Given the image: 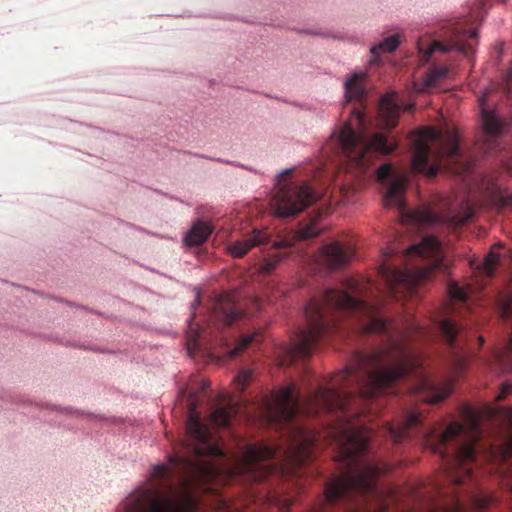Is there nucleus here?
Wrapping results in <instances>:
<instances>
[{
  "label": "nucleus",
  "instance_id": "obj_39",
  "mask_svg": "<svg viewBox=\"0 0 512 512\" xmlns=\"http://www.w3.org/2000/svg\"><path fill=\"white\" fill-rule=\"evenodd\" d=\"M206 389V385L204 382L201 383V387H200V390L201 391H204Z\"/></svg>",
  "mask_w": 512,
  "mask_h": 512
},
{
  "label": "nucleus",
  "instance_id": "obj_5",
  "mask_svg": "<svg viewBox=\"0 0 512 512\" xmlns=\"http://www.w3.org/2000/svg\"><path fill=\"white\" fill-rule=\"evenodd\" d=\"M376 177L381 182H389L383 197L384 205L397 208L400 221L404 225L441 226L454 230L465 224L474 215V208L468 201L446 203L441 212L429 207L410 210L404 200L408 182L406 173H396L390 164H383L376 170Z\"/></svg>",
  "mask_w": 512,
  "mask_h": 512
},
{
  "label": "nucleus",
  "instance_id": "obj_20",
  "mask_svg": "<svg viewBox=\"0 0 512 512\" xmlns=\"http://www.w3.org/2000/svg\"><path fill=\"white\" fill-rule=\"evenodd\" d=\"M212 233V227L203 221H196L186 233L184 243L187 246H198L203 244Z\"/></svg>",
  "mask_w": 512,
  "mask_h": 512
},
{
  "label": "nucleus",
  "instance_id": "obj_26",
  "mask_svg": "<svg viewBox=\"0 0 512 512\" xmlns=\"http://www.w3.org/2000/svg\"><path fill=\"white\" fill-rule=\"evenodd\" d=\"M399 46V39L397 35H392L377 45L371 47V54L378 57L382 52H393Z\"/></svg>",
  "mask_w": 512,
  "mask_h": 512
},
{
  "label": "nucleus",
  "instance_id": "obj_25",
  "mask_svg": "<svg viewBox=\"0 0 512 512\" xmlns=\"http://www.w3.org/2000/svg\"><path fill=\"white\" fill-rule=\"evenodd\" d=\"M499 260V254L495 251L494 248L491 249L479 267L480 272L487 277H492L499 264Z\"/></svg>",
  "mask_w": 512,
  "mask_h": 512
},
{
  "label": "nucleus",
  "instance_id": "obj_34",
  "mask_svg": "<svg viewBox=\"0 0 512 512\" xmlns=\"http://www.w3.org/2000/svg\"><path fill=\"white\" fill-rule=\"evenodd\" d=\"M479 2H480V7H479L478 11L475 12V15L473 16L474 18H478L480 16V14L483 11H485V9H486V4H485L484 0H479Z\"/></svg>",
  "mask_w": 512,
  "mask_h": 512
},
{
  "label": "nucleus",
  "instance_id": "obj_33",
  "mask_svg": "<svg viewBox=\"0 0 512 512\" xmlns=\"http://www.w3.org/2000/svg\"><path fill=\"white\" fill-rule=\"evenodd\" d=\"M464 368V360L462 357H457L456 359V369H457V373H461V371L463 370Z\"/></svg>",
  "mask_w": 512,
  "mask_h": 512
},
{
  "label": "nucleus",
  "instance_id": "obj_27",
  "mask_svg": "<svg viewBox=\"0 0 512 512\" xmlns=\"http://www.w3.org/2000/svg\"><path fill=\"white\" fill-rule=\"evenodd\" d=\"M321 228L315 221L305 224L296 232V238L299 240H306L316 237L320 234Z\"/></svg>",
  "mask_w": 512,
  "mask_h": 512
},
{
  "label": "nucleus",
  "instance_id": "obj_14",
  "mask_svg": "<svg viewBox=\"0 0 512 512\" xmlns=\"http://www.w3.org/2000/svg\"><path fill=\"white\" fill-rule=\"evenodd\" d=\"M209 334L199 323H194L192 319L186 333L187 352L191 357L199 353L212 354V345L209 342Z\"/></svg>",
  "mask_w": 512,
  "mask_h": 512
},
{
  "label": "nucleus",
  "instance_id": "obj_4",
  "mask_svg": "<svg viewBox=\"0 0 512 512\" xmlns=\"http://www.w3.org/2000/svg\"><path fill=\"white\" fill-rule=\"evenodd\" d=\"M364 73H353L345 82L347 101L355 100L358 106L351 110L350 119L342 127L335 140L336 153L345 158L346 168L355 176L363 174L379 155H388L396 150L398 143L382 133L368 138L364 133V112L361 102L365 97Z\"/></svg>",
  "mask_w": 512,
  "mask_h": 512
},
{
  "label": "nucleus",
  "instance_id": "obj_21",
  "mask_svg": "<svg viewBox=\"0 0 512 512\" xmlns=\"http://www.w3.org/2000/svg\"><path fill=\"white\" fill-rule=\"evenodd\" d=\"M482 121L485 134L490 137H496L503 130V123L496 115L482 108Z\"/></svg>",
  "mask_w": 512,
  "mask_h": 512
},
{
  "label": "nucleus",
  "instance_id": "obj_10",
  "mask_svg": "<svg viewBox=\"0 0 512 512\" xmlns=\"http://www.w3.org/2000/svg\"><path fill=\"white\" fill-rule=\"evenodd\" d=\"M497 306L500 317L504 321H512V290L498 295ZM488 366L495 373H512V334L505 350L496 352ZM499 414L503 423H512V407L500 408Z\"/></svg>",
  "mask_w": 512,
  "mask_h": 512
},
{
  "label": "nucleus",
  "instance_id": "obj_11",
  "mask_svg": "<svg viewBox=\"0 0 512 512\" xmlns=\"http://www.w3.org/2000/svg\"><path fill=\"white\" fill-rule=\"evenodd\" d=\"M451 45H446L438 41H434L424 48V44H419V52L424 54L428 59L435 51L447 52L452 48L459 50L465 56L474 54V45L472 41L477 42V31L466 30L463 27L455 26L452 28Z\"/></svg>",
  "mask_w": 512,
  "mask_h": 512
},
{
  "label": "nucleus",
  "instance_id": "obj_28",
  "mask_svg": "<svg viewBox=\"0 0 512 512\" xmlns=\"http://www.w3.org/2000/svg\"><path fill=\"white\" fill-rule=\"evenodd\" d=\"M252 374H253L252 370H250V369H243L242 371H240L238 373V375L234 379V382H235L236 388L239 391L245 390V388L247 387V385L249 384V382L252 379Z\"/></svg>",
  "mask_w": 512,
  "mask_h": 512
},
{
  "label": "nucleus",
  "instance_id": "obj_37",
  "mask_svg": "<svg viewBox=\"0 0 512 512\" xmlns=\"http://www.w3.org/2000/svg\"><path fill=\"white\" fill-rule=\"evenodd\" d=\"M414 108V105L413 104H407L406 107H405V110L407 111H412Z\"/></svg>",
  "mask_w": 512,
  "mask_h": 512
},
{
  "label": "nucleus",
  "instance_id": "obj_18",
  "mask_svg": "<svg viewBox=\"0 0 512 512\" xmlns=\"http://www.w3.org/2000/svg\"><path fill=\"white\" fill-rule=\"evenodd\" d=\"M438 329L443 335L445 341L452 348H456L462 340L466 341L463 327L459 325L454 319L443 318L439 320Z\"/></svg>",
  "mask_w": 512,
  "mask_h": 512
},
{
  "label": "nucleus",
  "instance_id": "obj_22",
  "mask_svg": "<svg viewBox=\"0 0 512 512\" xmlns=\"http://www.w3.org/2000/svg\"><path fill=\"white\" fill-rule=\"evenodd\" d=\"M448 74V68L441 66V67H432L430 68L424 77L423 80V87L420 88V91H424L425 89L434 87L440 80L445 78Z\"/></svg>",
  "mask_w": 512,
  "mask_h": 512
},
{
  "label": "nucleus",
  "instance_id": "obj_1",
  "mask_svg": "<svg viewBox=\"0 0 512 512\" xmlns=\"http://www.w3.org/2000/svg\"><path fill=\"white\" fill-rule=\"evenodd\" d=\"M373 295L370 281L349 279L346 290L330 288L313 297L304 310L306 328L284 347L279 364L291 366L310 356L316 345L331 334H346L341 324L345 316L354 318L353 329L361 333L386 334L382 347L371 353L356 352L344 371L320 384L302 402L294 383L272 391L262 400L269 423L286 426L292 434L285 457L293 467L304 466L311 460L317 441L316 435L298 425L296 419L335 414L338 427L331 433L339 451L340 473L327 481L324 488V501L331 506L377 497L378 477L392 469L387 463L366 457L373 431L353 420L368 412L362 405L408 376L417 379V392L432 404L448 397L453 387L452 380L437 384L427 376L420 356L409 344L413 335H425V328L411 321L405 328L390 332L388 323L380 316L378 303L369 301Z\"/></svg>",
  "mask_w": 512,
  "mask_h": 512
},
{
  "label": "nucleus",
  "instance_id": "obj_32",
  "mask_svg": "<svg viewBox=\"0 0 512 512\" xmlns=\"http://www.w3.org/2000/svg\"><path fill=\"white\" fill-rule=\"evenodd\" d=\"M502 207H508L512 204V197L510 195H503L500 199Z\"/></svg>",
  "mask_w": 512,
  "mask_h": 512
},
{
  "label": "nucleus",
  "instance_id": "obj_12",
  "mask_svg": "<svg viewBox=\"0 0 512 512\" xmlns=\"http://www.w3.org/2000/svg\"><path fill=\"white\" fill-rule=\"evenodd\" d=\"M353 255L352 246L335 241L321 248L317 255V262L329 270H336L346 266Z\"/></svg>",
  "mask_w": 512,
  "mask_h": 512
},
{
  "label": "nucleus",
  "instance_id": "obj_7",
  "mask_svg": "<svg viewBox=\"0 0 512 512\" xmlns=\"http://www.w3.org/2000/svg\"><path fill=\"white\" fill-rule=\"evenodd\" d=\"M406 256L419 257L425 263L405 269L395 268L386 263L379 267V274L395 300L414 297L418 284L429 280L434 271L442 267L444 261L442 244L433 235H427L420 243L412 245L406 251Z\"/></svg>",
  "mask_w": 512,
  "mask_h": 512
},
{
  "label": "nucleus",
  "instance_id": "obj_40",
  "mask_svg": "<svg viewBox=\"0 0 512 512\" xmlns=\"http://www.w3.org/2000/svg\"><path fill=\"white\" fill-rule=\"evenodd\" d=\"M484 102H485V97H481L480 98V105L483 106L484 105Z\"/></svg>",
  "mask_w": 512,
  "mask_h": 512
},
{
  "label": "nucleus",
  "instance_id": "obj_29",
  "mask_svg": "<svg viewBox=\"0 0 512 512\" xmlns=\"http://www.w3.org/2000/svg\"><path fill=\"white\" fill-rule=\"evenodd\" d=\"M448 294L451 299L464 302L467 298V292L464 288L456 283H451L448 286Z\"/></svg>",
  "mask_w": 512,
  "mask_h": 512
},
{
  "label": "nucleus",
  "instance_id": "obj_38",
  "mask_svg": "<svg viewBox=\"0 0 512 512\" xmlns=\"http://www.w3.org/2000/svg\"><path fill=\"white\" fill-rule=\"evenodd\" d=\"M456 506H457V510H459V511H461V510H462V508H463V507H462V503H460V501H457Z\"/></svg>",
  "mask_w": 512,
  "mask_h": 512
},
{
  "label": "nucleus",
  "instance_id": "obj_3",
  "mask_svg": "<svg viewBox=\"0 0 512 512\" xmlns=\"http://www.w3.org/2000/svg\"><path fill=\"white\" fill-rule=\"evenodd\" d=\"M381 436L394 444L401 443L411 437L423 436L446 461L445 469L449 480L455 485L464 484L473 479L471 464L476 461V443L481 437V429L476 417L470 416L466 424L450 423L444 431L422 430V420L416 412H406L398 425L386 422L381 430Z\"/></svg>",
  "mask_w": 512,
  "mask_h": 512
},
{
  "label": "nucleus",
  "instance_id": "obj_24",
  "mask_svg": "<svg viewBox=\"0 0 512 512\" xmlns=\"http://www.w3.org/2000/svg\"><path fill=\"white\" fill-rule=\"evenodd\" d=\"M260 341V334L255 332L253 334L242 335L237 341L236 345L228 350L227 354L229 357L233 358L240 355L247 347H249L254 342Z\"/></svg>",
  "mask_w": 512,
  "mask_h": 512
},
{
  "label": "nucleus",
  "instance_id": "obj_31",
  "mask_svg": "<svg viewBox=\"0 0 512 512\" xmlns=\"http://www.w3.org/2000/svg\"><path fill=\"white\" fill-rule=\"evenodd\" d=\"M505 81H506V86H507L508 93H511V89H512V61H511V66H510V68L507 71V74H506V77H505Z\"/></svg>",
  "mask_w": 512,
  "mask_h": 512
},
{
  "label": "nucleus",
  "instance_id": "obj_8",
  "mask_svg": "<svg viewBox=\"0 0 512 512\" xmlns=\"http://www.w3.org/2000/svg\"><path fill=\"white\" fill-rule=\"evenodd\" d=\"M278 452L277 448L263 443L249 444L241 457L235 460L229 473L234 476H245L253 481H262L277 470L276 464H269L267 461L275 459Z\"/></svg>",
  "mask_w": 512,
  "mask_h": 512
},
{
  "label": "nucleus",
  "instance_id": "obj_13",
  "mask_svg": "<svg viewBox=\"0 0 512 512\" xmlns=\"http://www.w3.org/2000/svg\"><path fill=\"white\" fill-rule=\"evenodd\" d=\"M241 316V312L229 295L216 296L211 307V321L229 326Z\"/></svg>",
  "mask_w": 512,
  "mask_h": 512
},
{
  "label": "nucleus",
  "instance_id": "obj_6",
  "mask_svg": "<svg viewBox=\"0 0 512 512\" xmlns=\"http://www.w3.org/2000/svg\"><path fill=\"white\" fill-rule=\"evenodd\" d=\"M412 170L434 177L441 168L461 174L469 170L470 164L459 147L456 129L425 127L412 136Z\"/></svg>",
  "mask_w": 512,
  "mask_h": 512
},
{
  "label": "nucleus",
  "instance_id": "obj_35",
  "mask_svg": "<svg viewBox=\"0 0 512 512\" xmlns=\"http://www.w3.org/2000/svg\"><path fill=\"white\" fill-rule=\"evenodd\" d=\"M341 193L343 194V200L349 201V196H348L349 187H346V186L341 187Z\"/></svg>",
  "mask_w": 512,
  "mask_h": 512
},
{
  "label": "nucleus",
  "instance_id": "obj_17",
  "mask_svg": "<svg viewBox=\"0 0 512 512\" xmlns=\"http://www.w3.org/2000/svg\"><path fill=\"white\" fill-rule=\"evenodd\" d=\"M292 246L290 240H282L274 243L271 251L264 257L263 262L259 265L257 272L261 275H270L277 265L287 256L286 253L281 252V248H288Z\"/></svg>",
  "mask_w": 512,
  "mask_h": 512
},
{
  "label": "nucleus",
  "instance_id": "obj_36",
  "mask_svg": "<svg viewBox=\"0 0 512 512\" xmlns=\"http://www.w3.org/2000/svg\"><path fill=\"white\" fill-rule=\"evenodd\" d=\"M477 340H478V345L482 346L484 343V338L482 336H478Z\"/></svg>",
  "mask_w": 512,
  "mask_h": 512
},
{
  "label": "nucleus",
  "instance_id": "obj_2",
  "mask_svg": "<svg viewBox=\"0 0 512 512\" xmlns=\"http://www.w3.org/2000/svg\"><path fill=\"white\" fill-rule=\"evenodd\" d=\"M183 452L169 457L170 465H157L149 487L139 488L122 503V512H197L195 490L214 481L222 473L205 456L222 457V449L212 436H184Z\"/></svg>",
  "mask_w": 512,
  "mask_h": 512
},
{
  "label": "nucleus",
  "instance_id": "obj_16",
  "mask_svg": "<svg viewBox=\"0 0 512 512\" xmlns=\"http://www.w3.org/2000/svg\"><path fill=\"white\" fill-rule=\"evenodd\" d=\"M401 107L397 102L396 93L392 92L381 97L379 102V118L385 128H394L398 124Z\"/></svg>",
  "mask_w": 512,
  "mask_h": 512
},
{
  "label": "nucleus",
  "instance_id": "obj_30",
  "mask_svg": "<svg viewBox=\"0 0 512 512\" xmlns=\"http://www.w3.org/2000/svg\"><path fill=\"white\" fill-rule=\"evenodd\" d=\"M512 394V382L506 381L500 387V392L496 396L497 401L504 400L507 396Z\"/></svg>",
  "mask_w": 512,
  "mask_h": 512
},
{
  "label": "nucleus",
  "instance_id": "obj_19",
  "mask_svg": "<svg viewBox=\"0 0 512 512\" xmlns=\"http://www.w3.org/2000/svg\"><path fill=\"white\" fill-rule=\"evenodd\" d=\"M239 411V404L234 403L232 399H228L226 404L217 407L212 412L211 422L218 427H227Z\"/></svg>",
  "mask_w": 512,
  "mask_h": 512
},
{
  "label": "nucleus",
  "instance_id": "obj_23",
  "mask_svg": "<svg viewBox=\"0 0 512 512\" xmlns=\"http://www.w3.org/2000/svg\"><path fill=\"white\" fill-rule=\"evenodd\" d=\"M469 500L473 508L479 511L487 509L496 501L493 495L487 494L482 490L470 492Z\"/></svg>",
  "mask_w": 512,
  "mask_h": 512
},
{
  "label": "nucleus",
  "instance_id": "obj_9",
  "mask_svg": "<svg viewBox=\"0 0 512 512\" xmlns=\"http://www.w3.org/2000/svg\"><path fill=\"white\" fill-rule=\"evenodd\" d=\"M317 200L309 185L283 184L271 201V207L277 217H293L301 213Z\"/></svg>",
  "mask_w": 512,
  "mask_h": 512
},
{
  "label": "nucleus",
  "instance_id": "obj_15",
  "mask_svg": "<svg viewBox=\"0 0 512 512\" xmlns=\"http://www.w3.org/2000/svg\"><path fill=\"white\" fill-rule=\"evenodd\" d=\"M269 241L270 236L265 230L254 229L245 238L231 243L228 246V251L234 258H242L252 248L264 245Z\"/></svg>",
  "mask_w": 512,
  "mask_h": 512
}]
</instances>
